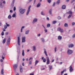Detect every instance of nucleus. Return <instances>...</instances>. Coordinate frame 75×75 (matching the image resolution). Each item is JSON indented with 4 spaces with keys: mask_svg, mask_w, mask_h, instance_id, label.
Masks as SVG:
<instances>
[{
    "mask_svg": "<svg viewBox=\"0 0 75 75\" xmlns=\"http://www.w3.org/2000/svg\"><path fill=\"white\" fill-rule=\"evenodd\" d=\"M25 11V9L21 8L19 10V12L21 14H23Z\"/></svg>",
    "mask_w": 75,
    "mask_h": 75,
    "instance_id": "1",
    "label": "nucleus"
},
{
    "mask_svg": "<svg viewBox=\"0 0 75 75\" xmlns=\"http://www.w3.org/2000/svg\"><path fill=\"white\" fill-rule=\"evenodd\" d=\"M67 53L68 55H71L73 53V51L71 50H68Z\"/></svg>",
    "mask_w": 75,
    "mask_h": 75,
    "instance_id": "2",
    "label": "nucleus"
},
{
    "mask_svg": "<svg viewBox=\"0 0 75 75\" xmlns=\"http://www.w3.org/2000/svg\"><path fill=\"white\" fill-rule=\"evenodd\" d=\"M31 5L29 6L28 7L27 11L26 13L27 16H28V14H29V13L30 12V8H31Z\"/></svg>",
    "mask_w": 75,
    "mask_h": 75,
    "instance_id": "3",
    "label": "nucleus"
},
{
    "mask_svg": "<svg viewBox=\"0 0 75 75\" xmlns=\"http://www.w3.org/2000/svg\"><path fill=\"white\" fill-rule=\"evenodd\" d=\"M46 61L47 62L46 64L47 65L49 64H50V59H49V57H46Z\"/></svg>",
    "mask_w": 75,
    "mask_h": 75,
    "instance_id": "4",
    "label": "nucleus"
},
{
    "mask_svg": "<svg viewBox=\"0 0 75 75\" xmlns=\"http://www.w3.org/2000/svg\"><path fill=\"white\" fill-rule=\"evenodd\" d=\"M37 21H38V19H37V18H34L33 21L32 22V24H34L35 23H37Z\"/></svg>",
    "mask_w": 75,
    "mask_h": 75,
    "instance_id": "5",
    "label": "nucleus"
},
{
    "mask_svg": "<svg viewBox=\"0 0 75 75\" xmlns=\"http://www.w3.org/2000/svg\"><path fill=\"white\" fill-rule=\"evenodd\" d=\"M57 30L58 31H59V32H60V33H63L64 32V30H63V29L60 28V27L59 28L57 29Z\"/></svg>",
    "mask_w": 75,
    "mask_h": 75,
    "instance_id": "6",
    "label": "nucleus"
},
{
    "mask_svg": "<svg viewBox=\"0 0 75 75\" xmlns=\"http://www.w3.org/2000/svg\"><path fill=\"white\" fill-rule=\"evenodd\" d=\"M10 40H11L10 38H8L7 41V45H9V44H10Z\"/></svg>",
    "mask_w": 75,
    "mask_h": 75,
    "instance_id": "7",
    "label": "nucleus"
},
{
    "mask_svg": "<svg viewBox=\"0 0 75 75\" xmlns=\"http://www.w3.org/2000/svg\"><path fill=\"white\" fill-rule=\"evenodd\" d=\"M18 66V65L17 64H15L14 65L13 67L14 69V71L16 72V69H17V66Z\"/></svg>",
    "mask_w": 75,
    "mask_h": 75,
    "instance_id": "8",
    "label": "nucleus"
},
{
    "mask_svg": "<svg viewBox=\"0 0 75 75\" xmlns=\"http://www.w3.org/2000/svg\"><path fill=\"white\" fill-rule=\"evenodd\" d=\"M25 37L24 36L22 38V42H25Z\"/></svg>",
    "mask_w": 75,
    "mask_h": 75,
    "instance_id": "9",
    "label": "nucleus"
},
{
    "mask_svg": "<svg viewBox=\"0 0 75 75\" xmlns=\"http://www.w3.org/2000/svg\"><path fill=\"white\" fill-rule=\"evenodd\" d=\"M20 37H18V45H20Z\"/></svg>",
    "mask_w": 75,
    "mask_h": 75,
    "instance_id": "10",
    "label": "nucleus"
},
{
    "mask_svg": "<svg viewBox=\"0 0 75 75\" xmlns=\"http://www.w3.org/2000/svg\"><path fill=\"white\" fill-rule=\"evenodd\" d=\"M30 60H31L29 62V64H32V60H33V58L32 57L30 58L29 60V61H30Z\"/></svg>",
    "mask_w": 75,
    "mask_h": 75,
    "instance_id": "11",
    "label": "nucleus"
},
{
    "mask_svg": "<svg viewBox=\"0 0 75 75\" xmlns=\"http://www.w3.org/2000/svg\"><path fill=\"white\" fill-rule=\"evenodd\" d=\"M70 69L69 71L70 72H72V71H73V69H72V66L71 65L69 67Z\"/></svg>",
    "mask_w": 75,
    "mask_h": 75,
    "instance_id": "12",
    "label": "nucleus"
},
{
    "mask_svg": "<svg viewBox=\"0 0 75 75\" xmlns=\"http://www.w3.org/2000/svg\"><path fill=\"white\" fill-rule=\"evenodd\" d=\"M5 58V53H3V54L1 56V58L3 59H4V58Z\"/></svg>",
    "mask_w": 75,
    "mask_h": 75,
    "instance_id": "13",
    "label": "nucleus"
},
{
    "mask_svg": "<svg viewBox=\"0 0 75 75\" xmlns=\"http://www.w3.org/2000/svg\"><path fill=\"white\" fill-rule=\"evenodd\" d=\"M67 14H70V15H72V12L71 11H69L68 12H67Z\"/></svg>",
    "mask_w": 75,
    "mask_h": 75,
    "instance_id": "14",
    "label": "nucleus"
},
{
    "mask_svg": "<svg viewBox=\"0 0 75 75\" xmlns=\"http://www.w3.org/2000/svg\"><path fill=\"white\" fill-rule=\"evenodd\" d=\"M20 69L21 72H23V67L21 66L20 67Z\"/></svg>",
    "mask_w": 75,
    "mask_h": 75,
    "instance_id": "15",
    "label": "nucleus"
},
{
    "mask_svg": "<svg viewBox=\"0 0 75 75\" xmlns=\"http://www.w3.org/2000/svg\"><path fill=\"white\" fill-rule=\"evenodd\" d=\"M30 32V30H27L25 31V34L27 35L29 34V33Z\"/></svg>",
    "mask_w": 75,
    "mask_h": 75,
    "instance_id": "16",
    "label": "nucleus"
},
{
    "mask_svg": "<svg viewBox=\"0 0 75 75\" xmlns=\"http://www.w3.org/2000/svg\"><path fill=\"white\" fill-rule=\"evenodd\" d=\"M44 53L46 55V56L47 57V56H48V55H47V51H46V49H44Z\"/></svg>",
    "mask_w": 75,
    "mask_h": 75,
    "instance_id": "17",
    "label": "nucleus"
},
{
    "mask_svg": "<svg viewBox=\"0 0 75 75\" xmlns=\"http://www.w3.org/2000/svg\"><path fill=\"white\" fill-rule=\"evenodd\" d=\"M52 9H50L49 10V12L50 15H52Z\"/></svg>",
    "mask_w": 75,
    "mask_h": 75,
    "instance_id": "18",
    "label": "nucleus"
},
{
    "mask_svg": "<svg viewBox=\"0 0 75 75\" xmlns=\"http://www.w3.org/2000/svg\"><path fill=\"white\" fill-rule=\"evenodd\" d=\"M62 8L63 10L65 9V8H66V6L65 5H63L62 6Z\"/></svg>",
    "mask_w": 75,
    "mask_h": 75,
    "instance_id": "19",
    "label": "nucleus"
},
{
    "mask_svg": "<svg viewBox=\"0 0 75 75\" xmlns=\"http://www.w3.org/2000/svg\"><path fill=\"white\" fill-rule=\"evenodd\" d=\"M6 40L7 39L6 38H5L2 41V43L3 44H5V42H6Z\"/></svg>",
    "mask_w": 75,
    "mask_h": 75,
    "instance_id": "20",
    "label": "nucleus"
},
{
    "mask_svg": "<svg viewBox=\"0 0 75 75\" xmlns=\"http://www.w3.org/2000/svg\"><path fill=\"white\" fill-rule=\"evenodd\" d=\"M74 46V45L73 44H70L69 45V48H72Z\"/></svg>",
    "mask_w": 75,
    "mask_h": 75,
    "instance_id": "21",
    "label": "nucleus"
},
{
    "mask_svg": "<svg viewBox=\"0 0 75 75\" xmlns=\"http://www.w3.org/2000/svg\"><path fill=\"white\" fill-rule=\"evenodd\" d=\"M58 39L60 40H62V36L60 35L58 37Z\"/></svg>",
    "mask_w": 75,
    "mask_h": 75,
    "instance_id": "22",
    "label": "nucleus"
},
{
    "mask_svg": "<svg viewBox=\"0 0 75 75\" xmlns=\"http://www.w3.org/2000/svg\"><path fill=\"white\" fill-rule=\"evenodd\" d=\"M64 26L65 27H68V23H65L64 24Z\"/></svg>",
    "mask_w": 75,
    "mask_h": 75,
    "instance_id": "23",
    "label": "nucleus"
},
{
    "mask_svg": "<svg viewBox=\"0 0 75 75\" xmlns=\"http://www.w3.org/2000/svg\"><path fill=\"white\" fill-rule=\"evenodd\" d=\"M36 50V48L35 47V46H33V51H35Z\"/></svg>",
    "mask_w": 75,
    "mask_h": 75,
    "instance_id": "24",
    "label": "nucleus"
},
{
    "mask_svg": "<svg viewBox=\"0 0 75 75\" xmlns=\"http://www.w3.org/2000/svg\"><path fill=\"white\" fill-rule=\"evenodd\" d=\"M60 0H57V2L56 3V4L58 5V4H59V3H60Z\"/></svg>",
    "mask_w": 75,
    "mask_h": 75,
    "instance_id": "25",
    "label": "nucleus"
},
{
    "mask_svg": "<svg viewBox=\"0 0 75 75\" xmlns=\"http://www.w3.org/2000/svg\"><path fill=\"white\" fill-rule=\"evenodd\" d=\"M25 27L24 26H23L22 27L21 30V32L22 33L23 32V29Z\"/></svg>",
    "mask_w": 75,
    "mask_h": 75,
    "instance_id": "26",
    "label": "nucleus"
},
{
    "mask_svg": "<svg viewBox=\"0 0 75 75\" xmlns=\"http://www.w3.org/2000/svg\"><path fill=\"white\" fill-rule=\"evenodd\" d=\"M38 62H39L37 60H36L35 63V65H37L38 64Z\"/></svg>",
    "mask_w": 75,
    "mask_h": 75,
    "instance_id": "27",
    "label": "nucleus"
},
{
    "mask_svg": "<svg viewBox=\"0 0 75 75\" xmlns=\"http://www.w3.org/2000/svg\"><path fill=\"white\" fill-rule=\"evenodd\" d=\"M41 5V3H39L37 5V7H39Z\"/></svg>",
    "mask_w": 75,
    "mask_h": 75,
    "instance_id": "28",
    "label": "nucleus"
},
{
    "mask_svg": "<svg viewBox=\"0 0 75 75\" xmlns=\"http://www.w3.org/2000/svg\"><path fill=\"white\" fill-rule=\"evenodd\" d=\"M41 40L43 42H45V40H44V38H41Z\"/></svg>",
    "mask_w": 75,
    "mask_h": 75,
    "instance_id": "29",
    "label": "nucleus"
},
{
    "mask_svg": "<svg viewBox=\"0 0 75 75\" xmlns=\"http://www.w3.org/2000/svg\"><path fill=\"white\" fill-rule=\"evenodd\" d=\"M25 54V53H24V50H23L22 51V56H24Z\"/></svg>",
    "mask_w": 75,
    "mask_h": 75,
    "instance_id": "30",
    "label": "nucleus"
},
{
    "mask_svg": "<svg viewBox=\"0 0 75 75\" xmlns=\"http://www.w3.org/2000/svg\"><path fill=\"white\" fill-rule=\"evenodd\" d=\"M50 26H51V25H50V23H48L47 24V28H49V27H50Z\"/></svg>",
    "mask_w": 75,
    "mask_h": 75,
    "instance_id": "31",
    "label": "nucleus"
},
{
    "mask_svg": "<svg viewBox=\"0 0 75 75\" xmlns=\"http://www.w3.org/2000/svg\"><path fill=\"white\" fill-rule=\"evenodd\" d=\"M57 22L56 21H52V23L53 24H55V23H57Z\"/></svg>",
    "mask_w": 75,
    "mask_h": 75,
    "instance_id": "32",
    "label": "nucleus"
},
{
    "mask_svg": "<svg viewBox=\"0 0 75 75\" xmlns=\"http://www.w3.org/2000/svg\"><path fill=\"white\" fill-rule=\"evenodd\" d=\"M49 67L50 68L49 70H50L52 68V66L49 65Z\"/></svg>",
    "mask_w": 75,
    "mask_h": 75,
    "instance_id": "33",
    "label": "nucleus"
},
{
    "mask_svg": "<svg viewBox=\"0 0 75 75\" xmlns=\"http://www.w3.org/2000/svg\"><path fill=\"white\" fill-rule=\"evenodd\" d=\"M8 19H11V16L10 15H9L8 16Z\"/></svg>",
    "mask_w": 75,
    "mask_h": 75,
    "instance_id": "34",
    "label": "nucleus"
},
{
    "mask_svg": "<svg viewBox=\"0 0 75 75\" xmlns=\"http://www.w3.org/2000/svg\"><path fill=\"white\" fill-rule=\"evenodd\" d=\"M4 27L5 29H7V26L6 25H4Z\"/></svg>",
    "mask_w": 75,
    "mask_h": 75,
    "instance_id": "35",
    "label": "nucleus"
},
{
    "mask_svg": "<svg viewBox=\"0 0 75 75\" xmlns=\"http://www.w3.org/2000/svg\"><path fill=\"white\" fill-rule=\"evenodd\" d=\"M72 16V15H69L68 17V18H70V17H71V16Z\"/></svg>",
    "mask_w": 75,
    "mask_h": 75,
    "instance_id": "36",
    "label": "nucleus"
},
{
    "mask_svg": "<svg viewBox=\"0 0 75 75\" xmlns=\"http://www.w3.org/2000/svg\"><path fill=\"white\" fill-rule=\"evenodd\" d=\"M4 71V69H2L1 71V74H4V72H3Z\"/></svg>",
    "mask_w": 75,
    "mask_h": 75,
    "instance_id": "37",
    "label": "nucleus"
},
{
    "mask_svg": "<svg viewBox=\"0 0 75 75\" xmlns=\"http://www.w3.org/2000/svg\"><path fill=\"white\" fill-rule=\"evenodd\" d=\"M1 35H2V36H3L4 35V31H3L1 33Z\"/></svg>",
    "mask_w": 75,
    "mask_h": 75,
    "instance_id": "38",
    "label": "nucleus"
},
{
    "mask_svg": "<svg viewBox=\"0 0 75 75\" xmlns=\"http://www.w3.org/2000/svg\"><path fill=\"white\" fill-rule=\"evenodd\" d=\"M41 14L42 16H45V14L43 13V12H42V11L41 12Z\"/></svg>",
    "mask_w": 75,
    "mask_h": 75,
    "instance_id": "39",
    "label": "nucleus"
},
{
    "mask_svg": "<svg viewBox=\"0 0 75 75\" xmlns=\"http://www.w3.org/2000/svg\"><path fill=\"white\" fill-rule=\"evenodd\" d=\"M55 2H54L52 6L53 7H55Z\"/></svg>",
    "mask_w": 75,
    "mask_h": 75,
    "instance_id": "40",
    "label": "nucleus"
},
{
    "mask_svg": "<svg viewBox=\"0 0 75 75\" xmlns=\"http://www.w3.org/2000/svg\"><path fill=\"white\" fill-rule=\"evenodd\" d=\"M43 62H46V59H44L43 60H42Z\"/></svg>",
    "mask_w": 75,
    "mask_h": 75,
    "instance_id": "41",
    "label": "nucleus"
},
{
    "mask_svg": "<svg viewBox=\"0 0 75 75\" xmlns=\"http://www.w3.org/2000/svg\"><path fill=\"white\" fill-rule=\"evenodd\" d=\"M16 17V14L15 13H13L12 16V17Z\"/></svg>",
    "mask_w": 75,
    "mask_h": 75,
    "instance_id": "42",
    "label": "nucleus"
},
{
    "mask_svg": "<svg viewBox=\"0 0 75 75\" xmlns=\"http://www.w3.org/2000/svg\"><path fill=\"white\" fill-rule=\"evenodd\" d=\"M47 2L48 3H51V0H47Z\"/></svg>",
    "mask_w": 75,
    "mask_h": 75,
    "instance_id": "43",
    "label": "nucleus"
},
{
    "mask_svg": "<svg viewBox=\"0 0 75 75\" xmlns=\"http://www.w3.org/2000/svg\"><path fill=\"white\" fill-rule=\"evenodd\" d=\"M6 24L7 27H9L10 26V25H9V24H7V23H6Z\"/></svg>",
    "mask_w": 75,
    "mask_h": 75,
    "instance_id": "44",
    "label": "nucleus"
},
{
    "mask_svg": "<svg viewBox=\"0 0 75 75\" xmlns=\"http://www.w3.org/2000/svg\"><path fill=\"white\" fill-rule=\"evenodd\" d=\"M57 18L58 19V20H60V19H61V17L60 16H58Z\"/></svg>",
    "mask_w": 75,
    "mask_h": 75,
    "instance_id": "45",
    "label": "nucleus"
},
{
    "mask_svg": "<svg viewBox=\"0 0 75 75\" xmlns=\"http://www.w3.org/2000/svg\"><path fill=\"white\" fill-rule=\"evenodd\" d=\"M14 1H15V0H13L12 2V4H14Z\"/></svg>",
    "mask_w": 75,
    "mask_h": 75,
    "instance_id": "46",
    "label": "nucleus"
},
{
    "mask_svg": "<svg viewBox=\"0 0 75 75\" xmlns=\"http://www.w3.org/2000/svg\"><path fill=\"white\" fill-rule=\"evenodd\" d=\"M6 29H5V28H2V30L4 31H6Z\"/></svg>",
    "mask_w": 75,
    "mask_h": 75,
    "instance_id": "47",
    "label": "nucleus"
},
{
    "mask_svg": "<svg viewBox=\"0 0 75 75\" xmlns=\"http://www.w3.org/2000/svg\"><path fill=\"white\" fill-rule=\"evenodd\" d=\"M0 6L1 7H2L3 6V4H2V3H1L0 4Z\"/></svg>",
    "mask_w": 75,
    "mask_h": 75,
    "instance_id": "48",
    "label": "nucleus"
},
{
    "mask_svg": "<svg viewBox=\"0 0 75 75\" xmlns=\"http://www.w3.org/2000/svg\"><path fill=\"white\" fill-rule=\"evenodd\" d=\"M72 25H74L75 24V23L74 22H72Z\"/></svg>",
    "mask_w": 75,
    "mask_h": 75,
    "instance_id": "49",
    "label": "nucleus"
},
{
    "mask_svg": "<svg viewBox=\"0 0 75 75\" xmlns=\"http://www.w3.org/2000/svg\"><path fill=\"white\" fill-rule=\"evenodd\" d=\"M44 31H45V33H47V30L45 28L44 29Z\"/></svg>",
    "mask_w": 75,
    "mask_h": 75,
    "instance_id": "50",
    "label": "nucleus"
},
{
    "mask_svg": "<svg viewBox=\"0 0 75 75\" xmlns=\"http://www.w3.org/2000/svg\"><path fill=\"white\" fill-rule=\"evenodd\" d=\"M65 71V70H64L63 71L61 72V74H63V73H64Z\"/></svg>",
    "mask_w": 75,
    "mask_h": 75,
    "instance_id": "51",
    "label": "nucleus"
},
{
    "mask_svg": "<svg viewBox=\"0 0 75 75\" xmlns=\"http://www.w3.org/2000/svg\"><path fill=\"white\" fill-rule=\"evenodd\" d=\"M56 51H57V47H55L54 49V52H56Z\"/></svg>",
    "mask_w": 75,
    "mask_h": 75,
    "instance_id": "52",
    "label": "nucleus"
},
{
    "mask_svg": "<svg viewBox=\"0 0 75 75\" xmlns=\"http://www.w3.org/2000/svg\"><path fill=\"white\" fill-rule=\"evenodd\" d=\"M16 7L15 6L13 8V10L14 11H16Z\"/></svg>",
    "mask_w": 75,
    "mask_h": 75,
    "instance_id": "53",
    "label": "nucleus"
},
{
    "mask_svg": "<svg viewBox=\"0 0 75 75\" xmlns=\"http://www.w3.org/2000/svg\"><path fill=\"white\" fill-rule=\"evenodd\" d=\"M41 35V34H39L37 35L38 37H40Z\"/></svg>",
    "mask_w": 75,
    "mask_h": 75,
    "instance_id": "54",
    "label": "nucleus"
},
{
    "mask_svg": "<svg viewBox=\"0 0 75 75\" xmlns=\"http://www.w3.org/2000/svg\"><path fill=\"white\" fill-rule=\"evenodd\" d=\"M72 37L73 38H75V33L72 36Z\"/></svg>",
    "mask_w": 75,
    "mask_h": 75,
    "instance_id": "55",
    "label": "nucleus"
},
{
    "mask_svg": "<svg viewBox=\"0 0 75 75\" xmlns=\"http://www.w3.org/2000/svg\"><path fill=\"white\" fill-rule=\"evenodd\" d=\"M33 0H29L28 3H31V2Z\"/></svg>",
    "mask_w": 75,
    "mask_h": 75,
    "instance_id": "56",
    "label": "nucleus"
},
{
    "mask_svg": "<svg viewBox=\"0 0 75 75\" xmlns=\"http://www.w3.org/2000/svg\"><path fill=\"white\" fill-rule=\"evenodd\" d=\"M8 32H6L5 33V35H8Z\"/></svg>",
    "mask_w": 75,
    "mask_h": 75,
    "instance_id": "57",
    "label": "nucleus"
},
{
    "mask_svg": "<svg viewBox=\"0 0 75 75\" xmlns=\"http://www.w3.org/2000/svg\"><path fill=\"white\" fill-rule=\"evenodd\" d=\"M47 20L48 21H49V20H50V19H49V18L48 17H47Z\"/></svg>",
    "mask_w": 75,
    "mask_h": 75,
    "instance_id": "58",
    "label": "nucleus"
},
{
    "mask_svg": "<svg viewBox=\"0 0 75 75\" xmlns=\"http://www.w3.org/2000/svg\"><path fill=\"white\" fill-rule=\"evenodd\" d=\"M35 1H36V0H34L33 4H35Z\"/></svg>",
    "mask_w": 75,
    "mask_h": 75,
    "instance_id": "59",
    "label": "nucleus"
},
{
    "mask_svg": "<svg viewBox=\"0 0 75 75\" xmlns=\"http://www.w3.org/2000/svg\"><path fill=\"white\" fill-rule=\"evenodd\" d=\"M3 3L4 4H6V1H3Z\"/></svg>",
    "mask_w": 75,
    "mask_h": 75,
    "instance_id": "60",
    "label": "nucleus"
},
{
    "mask_svg": "<svg viewBox=\"0 0 75 75\" xmlns=\"http://www.w3.org/2000/svg\"><path fill=\"white\" fill-rule=\"evenodd\" d=\"M74 1L73 0H72L71 1V3H73L74 2Z\"/></svg>",
    "mask_w": 75,
    "mask_h": 75,
    "instance_id": "61",
    "label": "nucleus"
},
{
    "mask_svg": "<svg viewBox=\"0 0 75 75\" xmlns=\"http://www.w3.org/2000/svg\"><path fill=\"white\" fill-rule=\"evenodd\" d=\"M10 13H13V11L12 10H10Z\"/></svg>",
    "mask_w": 75,
    "mask_h": 75,
    "instance_id": "62",
    "label": "nucleus"
},
{
    "mask_svg": "<svg viewBox=\"0 0 75 75\" xmlns=\"http://www.w3.org/2000/svg\"><path fill=\"white\" fill-rule=\"evenodd\" d=\"M54 59H53L52 60V61L51 62V63H52V62H54Z\"/></svg>",
    "mask_w": 75,
    "mask_h": 75,
    "instance_id": "63",
    "label": "nucleus"
},
{
    "mask_svg": "<svg viewBox=\"0 0 75 75\" xmlns=\"http://www.w3.org/2000/svg\"><path fill=\"white\" fill-rule=\"evenodd\" d=\"M30 75H34V73L31 74V73Z\"/></svg>",
    "mask_w": 75,
    "mask_h": 75,
    "instance_id": "64",
    "label": "nucleus"
}]
</instances>
